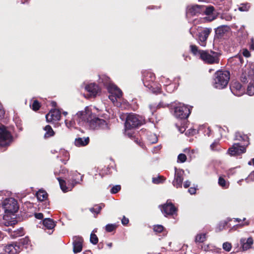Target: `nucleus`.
Masks as SVG:
<instances>
[{
    "label": "nucleus",
    "instance_id": "f257e3e1",
    "mask_svg": "<svg viewBox=\"0 0 254 254\" xmlns=\"http://www.w3.org/2000/svg\"><path fill=\"white\" fill-rule=\"evenodd\" d=\"M92 114L91 108L86 106L83 110L78 111L73 115L70 120H65V125L69 128L74 127L76 123L79 125H86Z\"/></svg>",
    "mask_w": 254,
    "mask_h": 254
},
{
    "label": "nucleus",
    "instance_id": "f03ea898",
    "mask_svg": "<svg viewBox=\"0 0 254 254\" xmlns=\"http://www.w3.org/2000/svg\"><path fill=\"white\" fill-rule=\"evenodd\" d=\"M104 84L107 86L109 93V98L116 106H120V101L122 96V91L108 77H105V81H103Z\"/></svg>",
    "mask_w": 254,
    "mask_h": 254
},
{
    "label": "nucleus",
    "instance_id": "7ed1b4c3",
    "mask_svg": "<svg viewBox=\"0 0 254 254\" xmlns=\"http://www.w3.org/2000/svg\"><path fill=\"white\" fill-rule=\"evenodd\" d=\"M230 79V72L227 70H218L214 75L213 86L217 89L226 87Z\"/></svg>",
    "mask_w": 254,
    "mask_h": 254
},
{
    "label": "nucleus",
    "instance_id": "20e7f679",
    "mask_svg": "<svg viewBox=\"0 0 254 254\" xmlns=\"http://www.w3.org/2000/svg\"><path fill=\"white\" fill-rule=\"evenodd\" d=\"M82 178L83 176H81L79 173L74 172L71 179L68 180L69 184L67 186H66L65 181L62 179L61 177H58L57 179L62 190L64 192H67L71 190L76 184H79L82 181Z\"/></svg>",
    "mask_w": 254,
    "mask_h": 254
},
{
    "label": "nucleus",
    "instance_id": "39448f33",
    "mask_svg": "<svg viewBox=\"0 0 254 254\" xmlns=\"http://www.w3.org/2000/svg\"><path fill=\"white\" fill-rule=\"evenodd\" d=\"M155 75L150 71H145L143 73V82L144 85L151 89L152 92L157 93L161 91L159 85L154 82Z\"/></svg>",
    "mask_w": 254,
    "mask_h": 254
},
{
    "label": "nucleus",
    "instance_id": "423d86ee",
    "mask_svg": "<svg viewBox=\"0 0 254 254\" xmlns=\"http://www.w3.org/2000/svg\"><path fill=\"white\" fill-rule=\"evenodd\" d=\"M144 123L143 118L134 114H129L126 118L125 127L127 128H135Z\"/></svg>",
    "mask_w": 254,
    "mask_h": 254
},
{
    "label": "nucleus",
    "instance_id": "0eeeda50",
    "mask_svg": "<svg viewBox=\"0 0 254 254\" xmlns=\"http://www.w3.org/2000/svg\"><path fill=\"white\" fill-rule=\"evenodd\" d=\"M200 52V59L205 63L214 64L219 63V54L217 53L212 51H201Z\"/></svg>",
    "mask_w": 254,
    "mask_h": 254
},
{
    "label": "nucleus",
    "instance_id": "6e6552de",
    "mask_svg": "<svg viewBox=\"0 0 254 254\" xmlns=\"http://www.w3.org/2000/svg\"><path fill=\"white\" fill-rule=\"evenodd\" d=\"M2 206L5 212L7 214L15 213L19 209L17 201L13 198H6L2 202Z\"/></svg>",
    "mask_w": 254,
    "mask_h": 254
},
{
    "label": "nucleus",
    "instance_id": "1a4fd4ad",
    "mask_svg": "<svg viewBox=\"0 0 254 254\" xmlns=\"http://www.w3.org/2000/svg\"><path fill=\"white\" fill-rule=\"evenodd\" d=\"M174 116L180 119L187 118L190 113V108L182 103L176 104L174 106Z\"/></svg>",
    "mask_w": 254,
    "mask_h": 254
},
{
    "label": "nucleus",
    "instance_id": "9d476101",
    "mask_svg": "<svg viewBox=\"0 0 254 254\" xmlns=\"http://www.w3.org/2000/svg\"><path fill=\"white\" fill-rule=\"evenodd\" d=\"M88 120L86 125L92 129L104 128L107 127V123L104 120L97 117L93 114Z\"/></svg>",
    "mask_w": 254,
    "mask_h": 254
},
{
    "label": "nucleus",
    "instance_id": "9b49d317",
    "mask_svg": "<svg viewBox=\"0 0 254 254\" xmlns=\"http://www.w3.org/2000/svg\"><path fill=\"white\" fill-rule=\"evenodd\" d=\"M12 140V136L6 127L3 126H0V146L9 145Z\"/></svg>",
    "mask_w": 254,
    "mask_h": 254
},
{
    "label": "nucleus",
    "instance_id": "f8f14e48",
    "mask_svg": "<svg viewBox=\"0 0 254 254\" xmlns=\"http://www.w3.org/2000/svg\"><path fill=\"white\" fill-rule=\"evenodd\" d=\"M246 150V146H245V144L237 143H234L231 147L229 148L227 153L231 156H237L245 153Z\"/></svg>",
    "mask_w": 254,
    "mask_h": 254
},
{
    "label": "nucleus",
    "instance_id": "ddd939ff",
    "mask_svg": "<svg viewBox=\"0 0 254 254\" xmlns=\"http://www.w3.org/2000/svg\"><path fill=\"white\" fill-rule=\"evenodd\" d=\"M175 170L174 179L172 184L176 188H181L182 187L184 171L183 170L177 169V168H175Z\"/></svg>",
    "mask_w": 254,
    "mask_h": 254
},
{
    "label": "nucleus",
    "instance_id": "4468645a",
    "mask_svg": "<svg viewBox=\"0 0 254 254\" xmlns=\"http://www.w3.org/2000/svg\"><path fill=\"white\" fill-rule=\"evenodd\" d=\"M211 31V29L209 28H203L202 31L199 32L198 35V41L199 45L205 47L206 44V41Z\"/></svg>",
    "mask_w": 254,
    "mask_h": 254
},
{
    "label": "nucleus",
    "instance_id": "2eb2a0df",
    "mask_svg": "<svg viewBox=\"0 0 254 254\" xmlns=\"http://www.w3.org/2000/svg\"><path fill=\"white\" fill-rule=\"evenodd\" d=\"M85 90L88 92L86 98H90L95 97L99 91V88L97 85L95 83H90L85 87Z\"/></svg>",
    "mask_w": 254,
    "mask_h": 254
},
{
    "label": "nucleus",
    "instance_id": "dca6fc26",
    "mask_svg": "<svg viewBox=\"0 0 254 254\" xmlns=\"http://www.w3.org/2000/svg\"><path fill=\"white\" fill-rule=\"evenodd\" d=\"M204 7L203 5H192L188 6L187 8V15H195L203 12Z\"/></svg>",
    "mask_w": 254,
    "mask_h": 254
},
{
    "label": "nucleus",
    "instance_id": "f3484780",
    "mask_svg": "<svg viewBox=\"0 0 254 254\" xmlns=\"http://www.w3.org/2000/svg\"><path fill=\"white\" fill-rule=\"evenodd\" d=\"M161 211L164 215L167 216L174 215L177 211V208L172 203L167 202L163 205Z\"/></svg>",
    "mask_w": 254,
    "mask_h": 254
},
{
    "label": "nucleus",
    "instance_id": "a211bd4d",
    "mask_svg": "<svg viewBox=\"0 0 254 254\" xmlns=\"http://www.w3.org/2000/svg\"><path fill=\"white\" fill-rule=\"evenodd\" d=\"M230 89L232 93L237 96H241L244 93V89L242 88L241 84L237 81L232 83Z\"/></svg>",
    "mask_w": 254,
    "mask_h": 254
},
{
    "label": "nucleus",
    "instance_id": "6ab92c4d",
    "mask_svg": "<svg viewBox=\"0 0 254 254\" xmlns=\"http://www.w3.org/2000/svg\"><path fill=\"white\" fill-rule=\"evenodd\" d=\"M61 113L59 110H51L46 116V120L48 122L59 121L61 119Z\"/></svg>",
    "mask_w": 254,
    "mask_h": 254
},
{
    "label": "nucleus",
    "instance_id": "aec40b11",
    "mask_svg": "<svg viewBox=\"0 0 254 254\" xmlns=\"http://www.w3.org/2000/svg\"><path fill=\"white\" fill-rule=\"evenodd\" d=\"M21 249L20 245L16 242L7 245L5 248V252L9 254H17Z\"/></svg>",
    "mask_w": 254,
    "mask_h": 254
},
{
    "label": "nucleus",
    "instance_id": "412c9836",
    "mask_svg": "<svg viewBox=\"0 0 254 254\" xmlns=\"http://www.w3.org/2000/svg\"><path fill=\"white\" fill-rule=\"evenodd\" d=\"M73 251L76 254L80 252L82 250L83 239L79 236H75L73 238Z\"/></svg>",
    "mask_w": 254,
    "mask_h": 254
},
{
    "label": "nucleus",
    "instance_id": "4be33fe9",
    "mask_svg": "<svg viewBox=\"0 0 254 254\" xmlns=\"http://www.w3.org/2000/svg\"><path fill=\"white\" fill-rule=\"evenodd\" d=\"M235 140L243 141V143H240L241 144H245V146H247L249 144V138L248 136L241 132H236L235 134Z\"/></svg>",
    "mask_w": 254,
    "mask_h": 254
},
{
    "label": "nucleus",
    "instance_id": "5701e85b",
    "mask_svg": "<svg viewBox=\"0 0 254 254\" xmlns=\"http://www.w3.org/2000/svg\"><path fill=\"white\" fill-rule=\"evenodd\" d=\"M89 142V137H79L76 138L74 141V144L76 146H84L88 144Z\"/></svg>",
    "mask_w": 254,
    "mask_h": 254
},
{
    "label": "nucleus",
    "instance_id": "b1692460",
    "mask_svg": "<svg viewBox=\"0 0 254 254\" xmlns=\"http://www.w3.org/2000/svg\"><path fill=\"white\" fill-rule=\"evenodd\" d=\"M43 224L49 230H53L56 226L55 221L50 218H46L43 220Z\"/></svg>",
    "mask_w": 254,
    "mask_h": 254
},
{
    "label": "nucleus",
    "instance_id": "393cba45",
    "mask_svg": "<svg viewBox=\"0 0 254 254\" xmlns=\"http://www.w3.org/2000/svg\"><path fill=\"white\" fill-rule=\"evenodd\" d=\"M230 28L227 25H221L215 29V33L217 35H222L229 31Z\"/></svg>",
    "mask_w": 254,
    "mask_h": 254
},
{
    "label": "nucleus",
    "instance_id": "a878e982",
    "mask_svg": "<svg viewBox=\"0 0 254 254\" xmlns=\"http://www.w3.org/2000/svg\"><path fill=\"white\" fill-rule=\"evenodd\" d=\"M132 129L133 128H127L126 127H125V135H127L128 137L132 138V139H134V141L138 144L139 143V141L137 138H135V136L134 135V131L132 130Z\"/></svg>",
    "mask_w": 254,
    "mask_h": 254
},
{
    "label": "nucleus",
    "instance_id": "bb28decb",
    "mask_svg": "<svg viewBox=\"0 0 254 254\" xmlns=\"http://www.w3.org/2000/svg\"><path fill=\"white\" fill-rule=\"evenodd\" d=\"M44 129L45 131V133L44 134L45 138H48L53 136L55 134V132L53 130L52 128L49 125L46 126L44 128Z\"/></svg>",
    "mask_w": 254,
    "mask_h": 254
},
{
    "label": "nucleus",
    "instance_id": "cd10ccee",
    "mask_svg": "<svg viewBox=\"0 0 254 254\" xmlns=\"http://www.w3.org/2000/svg\"><path fill=\"white\" fill-rule=\"evenodd\" d=\"M37 199L39 201H44L48 197L47 193L43 190H39L36 193Z\"/></svg>",
    "mask_w": 254,
    "mask_h": 254
},
{
    "label": "nucleus",
    "instance_id": "c85d7f7f",
    "mask_svg": "<svg viewBox=\"0 0 254 254\" xmlns=\"http://www.w3.org/2000/svg\"><path fill=\"white\" fill-rule=\"evenodd\" d=\"M229 221H230V219H229L228 220H224L221 221L217 226L216 228V231L220 232L223 230L227 225L228 222Z\"/></svg>",
    "mask_w": 254,
    "mask_h": 254
},
{
    "label": "nucleus",
    "instance_id": "c756f323",
    "mask_svg": "<svg viewBox=\"0 0 254 254\" xmlns=\"http://www.w3.org/2000/svg\"><path fill=\"white\" fill-rule=\"evenodd\" d=\"M253 244V240L252 238H249L246 243H244L243 244L242 248L243 250L245 251L250 249Z\"/></svg>",
    "mask_w": 254,
    "mask_h": 254
},
{
    "label": "nucleus",
    "instance_id": "7c9ffc66",
    "mask_svg": "<svg viewBox=\"0 0 254 254\" xmlns=\"http://www.w3.org/2000/svg\"><path fill=\"white\" fill-rule=\"evenodd\" d=\"M234 221L235 222L240 223L242 221L241 219H239V218H234ZM245 225H248V223L246 222L244 224L240 223L238 225H235L230 230L229 232H230L231 231H232V230H235L237 228L242 227V226H243Z\"/></svg>",
    "mask_w": 254,
    "mask_h": 254
},
{
    "label": "nucleus",
    "instance_id": "2f4dec72",
    "mask_svg": "<svg viewBox=\"0 0 254 254\" xmlns=\"http://www.w3.org/2000/svg\"><path fill=\"white\" fill-rule=\"evenodd\" d=\"M250 8V5L248 3H241L239 5L238 9L241 11H247Z\"/></svg>",
    "mask_w": 254,
    "mask_h": 254
},
{
    "label": "nucleus",
    "instance_id": "473e14b6",
    "mask_svg": "<svg viewBox=\"0 0 254 254\" xmlns=\"http://www.w3.org/2000/svg\"><path fill=\"white\" fill-rule=\"evenodd\" d=\"M218 184L220 186L224 188H227L229 186V183L227 182L222 177H219L218 180Z\"/></svg>",
    "mask_w": 254,
    "mask_h": 254
},
{
    "label": "nucleus",
    "instance_id": "72a5a7b5",
    "mask_svg": "<svg viewBox=\"0 0 254 254\" xmlns=\"http://www.w3.org/2000/svg\"><path fill=\"white\" fill-rule=\"evenodd\" d=\"M184 152L190 158L192 159L194 158V153L195 152V150H190L189 148H186L184 150Z\"/></svg>",
    "mask_w": 254,
    "mask_h": 254
},
{
    "label": "nucleus",
    "instance_id": "f704fd0d",
    "mask_svg": "<svg viewBox=\"0 0 254 254\" xmlns=\"http://www.w3.org/2000/svg\"><path fill=\"white\" fill-rule=\"evenodd\" d=\"M204 10H203V12H204L206 15H210V14L212 13L214 10V8L213 6H204Z\"/></svg>",
    "mask_w": 254,
    "mask_h": 254
},
{
    "label": "nucleus",
    "instance_id": "c9c22d12",
    "mask_svg": "<svg viewBox=\"0 0 254 254\" xmlns=\"http://www.w3.org/2000/svg\"><path fill=\"white\" fill-rule=\"evenodd\" d=\"M206 239V235L205 234H201L197 235L195 238L196 242H203Z\"/></svg>",
    "mask_w": 254,
    "mask_h": 254
},
{
    "label": "nucleus",
    "instance_id": "e433bc0d",
    "mask_svg": "<svg viewBox=\"0 0 254 254\" xmlns=\"http://www.w3.org/2000/svg\"><path fill=\"white\" fill-rule=\"evenodd\" d=\"M191 52L195 56L199 55L200 56V52L202 50H198V48L195 45H190V46Z\"/></svg>",
    "mask_w": 254,
    "mask_h": 254
},
{
    "label": "nucleus",
    "instance_id": "4c0bfd02",
    "mask_svg": "<svg viewBox=\"0 0 254 254\" xmlns=\"http://www.w3.org/2000/svg\"><path fill=\"white\" fill-rule=\"evenodd\" d=\"M148 139L151 143H155L157 142L158 140L157 137L155 134H150L148 135Z\"/></svg>",
    "mask_w": 254,
    "mask_h": 254
},
{
    "label": "nucleus",
    "instance_id": "58836bf2",
    "mask_svg": "<svg viewBox=\"0 0 254 254\" xmlns=\"http://www.w3.org/2000/svg\"><path fill=\"white\" fill-rule=\"evenodd\" d=\"M221 19H225L226 21H231L232 19V16L229 13H222L220 16Z\"/></svg>",
    "mask_w": 254,
    "mask_h": 254
},
{
    "label": "nucleus",
    "instance_id": "ea45409f",
    "mask_svg": "<svg viewBox=\"0 0 254 254\" xmlns=\"http://www.w3.org/2000/svg\"><path fill=\"white\" fill-rule=\"evenodd\" d=\"M60 154L61 156L65 158V161H67L69 159V154L64 149H61L60 151Z\"/></svg>",
    "mask_w": 254,
    "mask_h": 254
},
{
    "label": "nucleus",
    "instance_id": "a19ab883",
    "mask_svg": "<svg viewBox=\"0 0 254 254\" xmlns=\"http://www.w3.org/2000/svg\"><path fill=\"white\" fill-rule=\"evenodd\" d=\"M102 205H97L95 206L94 207L90 208V211L92 213H95L96 214L99 213L100 211H101Z\"/></svg>",
    "mask_w": 254,
    "mask_h": 254
},
{
    "label": "nucleus",
    "instance_id": "79ce46f5",
    "mask_svg": "<svg viewBox=\"0 0 254 254\" xmlns=\"http://www.w3.org/2000/svg\"><path fill=\"white\" fill-rule=\"evenodd\" d=\"M90 241L92 244L96 245L98 242V239L95 234L92 233L90 235Z\"/></svg>",
    "mask_w": 254,
    "mask_h": 254
},
{
    "label": "nucleus",
    "instance_id": "37998d69",
    "mask_svg": "<svg viewBox=\"0 0 254 254\" xmlns=\"http://www.w3.org/2000/svg\"><path fill=\"white\" fill-rule=\"evenodd\" d=\"M223 0H211L209 2L213 3L214 4L217 5L219 6L220 9H223L222 5L223 4Z\"/></svg>",
    "mask_w": 254,
    "mask_h": 254
},
{
    "label": "nucleus",
    "instance_id": "c03bdc74",
    "mask_svg": "<svg viewBox=\"0 0 254 254\" xmlns=\"http://www.w3.org/2000/svg\"><path fill=\"white\" fill-rule=\"evenodd\" d=\"M116 228V224H107L105 227V229L106 231L108 232H112L114 230H115Z\"/></svg>",
    "mask_w": 254,
    "mask_h": 254
},
{
    "label": "nucleus",
    "instance_id": "a18cd8bd",
    "mask_svg": "<svg viewBox=\"0 0 254 254\" xmlns=\"http://www.w3.org/2000/svg\"><path fill=\"white\" fill-rule=\"evenodd\" d=\"M14 234L13 235L14 237H19L21 236L24 235V231L23 229L22 228H20L19 229H17V230H15L13 232Z\"/></svg>",
    "mask_w": 254,
    "mask_h": 254
},
{
    "label": "nucleus",
    "instance_id": "49530a36",
    "mask_svg": "<svg viewBox=\"0 0 254 254\" xmlns=\"http://www.w3.org/2000/svg\"><path fill=\"white\" fill-rule=\"evenodd\" d=\"M247 94L250 96L254 95V85L253 84L249 85L247 88Z\"/></svg>",
    "mask_w": 254,
    "mask_h": 254
},
{
    "label": "nucleus",
    "instance_id": "de8ad7c7",
    "mask_svg": "<svg viewBox=\"0 0 254 254\" xmlns=\"http://www.w3.org/2000/svg\"><path fill=\"white\" fill-rule=\"evenodd\" d=\"M219 144L218 140H215L211 145L210 148L213 151L219 150V148L217 147Z\"/></svg>",
    "mask_w": 254,
    "mask_h": 254
},
{
    "label": "nucleus",
    "instance_id": "09e8293b",
    "mask_svg": "<svg viewBox=\"0 0 254 254\" xmlns=\"http://www.w3.org/2000/svg\"><path fill=\"white\" fill-rule=\"evenodd\" d=\"M187 160V156L185 154L181 153L178 156V161L184 163Z\"/></svg>",
    "mask_w": 254,
    "mask_h": 254
},
{
    "label": "nucleus",
    "instance_id": "8fccbe9b",
    "mask_svg": "<svg viewBox=\"0 0 254 254\" xmlns=\"http://www.w3.org/2000/svg\"><path fill=\"white\" fill-rule=\"evenodd\" d=\"M231 248V244L228 242H225L223 244V249L227 252H229Z\"/></svg>",
    "mask_w": 254,
    "mask_h": 254
},
{
    "label": "nucleus",
    "instance_id": "3c124183",
    "mask_svg": "<svg viewBox=\"0 0 254 254\" xmlns=\"http://www.w3.org/2000/svg\"><path fill=\"white\" fill-rule=\"evenodd\" d=\"M40 103L36 100H35L32 106V109L34 111H37L40 108Z\"/></svg>",
    "mask_w": 254,
    "mask_h": 254
},
{
    "label": "nucleus",
    "instance_id": "603ef678",
    "mask_svg": "<svg viewBox=\"0 0 254 254\" xmlns=\"http://www.w3.org/2000/svg\"><path fill=\"white\" fill-rule=\"evenodd\" d=\"M121 186L120 185H116L114 186L111 190V192L113 194L118 192L121 190Z\"/></svg>",
    "mask_w": 254,
    "mask_h": 254
},
{
    "label": "nucleus",
    "instance_id": "864d4df0",
    "mask_svg": "<svg viewBox=\"0 0 254 254\" xmlns=\"http://www.w3.org/2000/svg\"><path fill=\"white\" fill-rule=\"evenodd\" d=\"M163 226L161 225H155L153 228L154 231L158 233L161 232L163 230Z\"/></svg>",
    "mask_w": 254,
    "mask_h": 254
},
{
    "label": "nucleus",
    "instance_id": "5fc2aeb1",
    "mask_svg": "<svg viewBox=\"0 0 254 254\" xmlns=\"http://www.w3.org/2000/svg\"><path fill=\"white\" fill-rule=\"evenodd\" d=\"M246 180L248 183L254 181V171L249 175Z\"/></svg>",
    "mask_w": 254,
    "mask_h": 254
},
{
    "label": "nucleus",
    "instance_id": "6e6d98bb",
    "mask_svg": "<svg viewBox=\"0 0 254 254\" xmlns=\"http://www.w3.org/2000/svg\"><path fill=\"white\" fill-rule=\"evenodd\" d=\"M20 243L23 246L28 245L30 243V240L28 237H25L24 239L20 240Z\"/></svg>",
    "mask_w": 254,
    "mask_h": 254
},
{
    "label": "nucleus",
    "instance_id": "4d7b16f0",
    "mask_svg": "<svg viewBox=\"0 0 254 254\" xmlns=\"http://www.w3.org/2000/svg\"><path fill=\"white\" fill-rule=\"evenodd\" d=\"M67 172V171L65 169H64V168H61L59 173H58L57 171H55L54 173H55V175H57L58 174H65Z\"/></svg>",
    "mask_w": 254,
    "mask_h": 254
},
{
    "label": "nucleus",
    "instance_id": "13d9d810",
    "mask_svg": "<svg viewBox=\"0 0 254 254\" xmlns=\"http://www.w3.org/2000/svg\"><path fill=\"white\" fill-rule=\"evenodd\" d=\"M243 55L246 58H248L251 56L250 52L247 49H244L243 50Z\"/></svg>",
    "mask_w": 254,
    "mask_h": 254
},
{
    "label": "nucleus",
    "instance_id": "bf43d9fd",
    "mask_svg": "<svg viewBox=\"0 0 254 254\" xmlns=\"http://www.w3.org/2000/svg\"><path fill=\"white\" fill-rule=\"evenodd\" d=\"M4 111L3 109L2 105L0 103V119H2L4 117Z\"/></svg>",
    "mask_w": 254,
    "mask_h": 254
},
{
    "label": "nucleus",
    "instance_id": "052dcab7",
    "mask_svg": "<svg viewBox=\"0 0 254 254\" xmlns=\"http://www.w3.org/2000/svg\"><path fill=\"white\" fill-rule=\"evenodd\" d=\"M161 178H162L161 177H159L158 178H153L152 179V182L154 184H159L161 182Z\"/></svg>",
    "mask_w": 254,
    "mask_h": 254
},
{
    "label": "nucleus",
    "instance_id": "680f3d73",
    "mask_svg": "<svg viewBox=\"0 0 254 254\" xmlns=\"http://www.w3.org/2000/svg\"><path fill=\"white\" fill-rule=\"evenodd\" d=\"M149 108H150L151 114L152 115H153L154 112H155L156 111V106L154 105H150L149 106Z\"/></svg>",
    "mask_w": 254,
    "mask_h": 254
},
{
    "label": "nucleus",
    "instance_id": "e2e57ef3",
    "mask_svg": "<svg viewBox=\"0 0 254 254\" xmlns=\"http://www.w3.org/2000/svg\"><path fill=\"white\" fill-rule=\"evenodd\" d=\"M35 217L38 219H42L43 218V214L42 213H35Z\"/></svg>",
    "mask_w": 254,
    "mask_h": 254
},
{
    "label": "nucleus",
    "instance_id": "0e129e2a",
    "mask_svg": "<svg viewBox=\"0 0 254 254\" xmlns=\"http://www.w3.org/2000/svg\"><path fill=\"white\" fill-rule=\"evenodd\" d=\"M188 191L190 194H194L196 192V189L195 188L191 187L189 189Z\"/></svg>",
    "mask_w": 254,
    "mask_h": 254
},
{
    "label": "nucleus",
    "instance_id": "69168bd1",
    "mask_svg": "<svg viewBox=\"0 0 254 254\" xmlns=\"http://www.w3.org/2000/svg\"><path fill=\"white\" fill-rule=\"evenodd\" d=\"M128 221H129L128 219L127 218H126L125 216L122 219V223L124 225L127 224L128 223Z\"/></svg>",
    "mask_w": 254,
    "mask_h": 254
},
{
    "label": "nucleus",
    "instance_id": "338daca9",
    "mask_svg": "<svg viewBox=\"0 0 254 254\" xmlns=\"http://www.w3.org/2000/svg\"><path fill=\"white\" fill-rule=\"evenodd\" d=\"M190 185V182L189 181H186L184 184V187L185 188H187Z\"/></svg>",
    "mask_w": 254,
    "mask_h": 254
},
{
    "label": "nucleus",
    "instance_id": "774afa93",
    "mask_svg": "<svg viewBox=\"0 0 254 254\" xmlns=\"http://www.w3.org/2000/svg\"><path fill=\"white\" fill-rule=\"evenodd\" d=\"M4 237L3 233L0 231V241Z\"/></svg>",
    "mask_w": 254,
    "mask_h": 254
}]
</instances>
